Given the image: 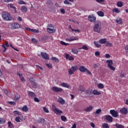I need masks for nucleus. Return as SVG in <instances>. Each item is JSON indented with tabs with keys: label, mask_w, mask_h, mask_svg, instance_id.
I'll list each match as a JSON object with an SVG mask.
<instances>
[{
	"label": "nucleus",
	"mask_w": 128,
	"mask_h": 128,
	"mask_svg": "<svg viewBox=\"0 0 128 128\" xmlns=\"http://www.w3.org/2000/svg\"><path fill=\"white\" fill-rule=\"evenodd\" d=\"M86 72L88 74H92V72L88 70L87 68H86Z\"/></svg>",
	"instance_id": "obj_59"
},
{
	"label": "nucleus",
	"mask_w": 128,
	"mask_h": 128,
	"mask_svg": "<svg viewBox=\"0 0 128 128\" xmlns=\"http://www.w3.org/2000/svg\"><path fill=\"white\" fill-rule=\"evenodd\" d=\"M28 96H30L31 98L36 97V94H34V92L30 91H28Z\"/></svg>",
	"instance_id": "obj_19"
},
{
	"label": "nucleus",
	"mask_w": 128,
	"mask_h": 128,
	"mask_svg": "<svg viewBox=\"0 0 128 128\" xmlns=\"http://www.w3.org/2000/svg\"><path fill=\"white\" fill-rule=\"evenodd\" d=\"M98 88H104V86L102 84H98Z\"/></svg>",
	"instance_id": "obj_38"
},
{
	"label": "nucleus",
	"mask_w": 128,
	"mask_h": 128,
	"mask_svg": "<svg viewBox=\"0 0 128 128\" xmlns=\"http://www.w3.org/2000/svg\"><path fill=\"white\" fill-rule=\"evenodd\" d=\"M105 58H110V55L109 54H106L105 55Z\"/></svg>",
	"instance_id": "obj_60"
},
{
	"label": "nucleus",
	"mask_w": 128,
	"mask_h": 128,
	"mask_svg": "<svg viewBox=\"0 0 128 128\" xmlns=\"http://www.w3.org/2000/svg\"><path fill=\"white\" fill-rule=\"evenodd\" d=\"M106 120L110 122H112V117L110 115L106 116Z\"/></svg>",
	"instance_id": "obj_16"
},
{
	"label": "nucleus",
	"mask_w": 128,
	"mask_h": 128,
	"mask_svg": "<svg viewBox=\"0 0 128 128\" xmlns=\"http://www.w3.org/2000/svg\"><path fill=\"white\" fill-rule=\"evenodd\" d=\"M26 30H28V32H38V30H36V29H33V28H25Z\"/></svg>",
	"instance_id": "obj_14"
},
{
	"label": "nucleus",
	"mask_w": 128,
	"mask_h": 128,
	"mask_svg": "<svg viewBox=\"0 0 128 128\" xmlns=\"http://www.w3.org/2000/svg\"><path fill=\"white\" fill-rule=\"evenodd\" d=\"M13 114L17 116H22V112L16 110L14 111Z\"/></svg>",
	"instance_id": "obj_36"
},
{
	"label": "nucleus",
	"mask_w": 128,
	"mask_h": 128,
	"mask_svg": "<svg viewBox=\"0 0 128 128\" xmlns=\"http://www.w3.org/2000/svg\"><path fill=\"white\" fill-rule=\"evenodd\" d=\"M125 50H126V52H128V46H126L125 47Z\"/></svg>",
	"instance_id": "obj_64"
},
{
	"label": "nucleus",
	"mask_w": 128,
	"mask_h": 128,
	"mask_svg": "<svg viewBox=\"0 0 128 128\" xmlns=\"http://www.w3.org/2000/svg\"><path fill=\"white\" fill-rule=\"evenodd\" d=\"M58 102H60L61 104H66V101L62 99V98H60L58 99Z\"/></svg>",
	"instance_id": "obj_17"
},
{
	"label": "nucleus",
	"mask_w": 128,
	"mask_h": 128,
	"mask_svg": "<svg viewBox=\"0 0 128 128\" xmlns=\"http://www.w3.org/2000/svg\"><path fill=\"white\" fill-rule=\"evenodd\" d=\"M92 93V91L90 90V88H88L87 90L85 91V94L86 96H90V94Z\"/></svg>",
	"instance_id": "obj_15"
},
{
	"label": "nucleus",
	"mask_w": 128,
	"mask_h": 128,
	"mask_svg": "<svg viewBox=\"0 0 128 128\" xmlns=\"http://www.w3.org/2000/svg\"><path fill=\"white\" fill-rule=\"evenodd\" d=\"M10 8H13V10H16V6H14V4H10Z\"/></svg>",
	"instance_id": "obj_55"
},
{
	"label": "nucleus",
	"mask_w": 128,
	"mask_h": 128,
	"mask_svg": "<svg viewBox=\"0 0 128 128\" xmlns=\"http://www.w3.org/2000/svg\"><path fill=\"white\" fill-rule=\"evenodd\" d=\"M100 112H102V110L101 109H98L96 110V114H98Z\"/></svg>",
	"instance_id": "obj_51"
},
{
	"label": "nucleus",
	"mask_w": 128,
	"mask_h": 128,
	"mask_svg": "<svg viewBox=\"0 0 128 128\" xmlns=\"http://www.w3.org/2000/svg\"><path fill=\"white\" fill-rule=\"evenodd\" d=\"M38 124H44V119L40 118L38 120Z\"/></svg>",
	"instance_id": "obj_41"
},
{
	"label": "nucleus",
	"mask_w": 128,
	"mask_h": 128,
	"mask_svg": "<svg viewBox=\"0 0 128 128\" xmlns=\"http://www.w3.org/2000/svg\"><path fill=\"white\" fill-rule=\"evenodd\" d=\"M103 128H110L108 126V124L104 123L102 126Z\"/></svg>",
	"instance_id": "obj_42"
},
{
	"label": "nucleus",
	"mask_w": 128,
	"mask_h": 128,
	"mask_svg": "<svg viewBox=\"0 0 128 128\" xmlns=\"http://www.w3.org/2000/svg\"><path fill=\"white\" fill-rule=\"evenodd\" d=\"M61 86H63V88H70V85L64 82L62 83Z\"/></svg>",
	"instance_id": "obj_20"
},
{
	"label": "nucleus",
	"mask_w": 128,
	"mask_h": 128,
	"mask_svg": "<svg viewBox=\"0 0 128 128\" xmlns=\"http://www.w3.org/2000/svg\"><path fill=\"white\" fill-rule=\"evenodd\" d=\"M22 110L26 112H28V106H23L22 108Z\"/></svg>",
	"instance_id": "obj_28"
},
{
	"label": "nucleus",
	"mask_w": 128,
	"mask_h": 128,
	"mask_svg": "<svg viewBox=\"0 0 128 128\" xmlns=\"http://www.w3.org/2000/svg\"><path fill=\"white\" fill-rule=\"evenodd\" d=\"M29 81L31 82L32 84V85L33 88H36V80H34L32 78H30Z\"/></svg>",
	"instance_id": "obj_9"
},
{
	"label": "nucleus",
	"mask_w": 128,
	"mask_h": 128,
	"mask_svg": "<svg viewBox=\"0 0 128 128\" xmlns=\"http://www.w3.org/2000/svg\"><path fill=\"white\" fill-rule=\"evenodd\" d=\"M43 110H44V112H47L48 113V108H46V107H44Z\"/></svg>",
	"instance_id": "obj_53"
},
{
	"label": "nucleus",
	"mask_w": 128,
	"mask_h": 128,
	"mask_svg": "<svg viewBox=\"0 0 128 128\" xmlns=\"http://www.w3.org/2000/svg\"><path fill=\"white\" fill-rule=\"evenodd\" d=\"M105 44L106 46H112V44L110 42L108 41H106V42H105Z\"/></svg>",
	"instance_id": "obj_30"
},
{
	"label": "nucleus",
	"mask_w": 128,
	"mask_h": 128,
	"mask_svg": "<svg viewBox=\"0 0 128 128\" xmlns=\"http://www.w3.org/2000/svg\"><path fill=\"white\" fill-rule=\"evenodd\" d=\"M21 10L23 12H28V8L26 7V6H22L21 8Z\"/></svg>",
	"instance_id": "obj_24"
},
{
	"label": "nucleus",
	"mask_w": 128,
	"mask_h": 128,
	"mask_svg": "<svg viewBox=\"0 0 128 128\" xmlns=\"http://www.w3.org/2000/svg\"><path fill=\"white\" fill-rule=\"evenodd\" d=\"M34 100L36 102H40V100L38 98H34Z\"/></svg>",
	"instance_id": "obj_56"
},
{
	"label": "nucleus",
	"mask_w": 128,
	"mask_h": 128,
	"mask_svg": "<svg viewBox=\"0 0 128 128\" xmlns=\"http://www.w3.org/2000/svg\"><path fill=\"white\" fill-rule=\"evenodd\" d=\"M20 116H18L16 118L15 120L17 122H20Z\"/></svg>",
	"instance_id": "obj_49"
},
{
	"label": "nucleus",
	"mask_w": 128,
	"mask_h": 128,
	"mask_svg": "<svg viewBox=\"0 0 128 128\" xmlns=\"http://www.w3.org/2000/svg\"><path fill=\"white\" fill-rule=\"evenodd\" d=\"M116 22L119 24H122V20L120 18H117L116 19Z\"/></svg>",
	"instance_id": "obj_23"
},
{
	"label": "nucleus",
	"mask_w": 128,
	"mask_h": 128,
	"mask_svg": "<svg viewBox=\"0 0 128 128\" xmlns=\"http://www.w3.org/2000/svg\"><path fill=\"white\" fill-rule=\"evenodd\" d=\"M61 120L63 122H66V116H61Z\"/></svg>",
	"instance_id": "obj_48"
},
{
	"label": "nucleus",
	"mask_w": 128,
	"mask_h": 128,
	"mask_svg": "<svg viewBox=\"0 0 128 128\" xmlns=\"http://www.w3.org/2000/svg\"><path fill=\"white\" fill-rule=\"evenodd\" d=\"M47 4H54L51 1H48L47 2Z\"/></svg>",
	"instance_id": "obj_63"
},
{
	"label": "nucleus",
	"mask_w": 128,
	"mask_h": 128,
	"mask_svg": "<svg viewBox=\"0 0 128 128\" xmlns=\"http://www.w3.org/2000/svg\"><path fill=\"white\" fill-rule=\"evenodd\" d=\"M115 126H116V128H124V126H122L120 124H118V123H116Z\"/></svg>",
	"instance_id": "obj_33"
},
{
	"label": "nucleus",
	"mask_w": 128,
	"mask_h": 128,
	"mask_svg": "<svg viewBox=\"0 0 128 128\" xmlns=\"http://www.w3.org/2000/svg\"><path fill=\"white\" fill-rule=\"evenodd\" d=\"M52 108H53V112L56 114H59L60 116L62 114V112L61 110H58V108H56V106L52 104Z\"/></svg>",
	"instance_id": "obj_5"
},
{
	"label": "nucleus",
	"mask_w": 128,
	"mask_h": 128,
	"mask_svg": "<svg viewBox=\"0 0 128 128\" xmlns=\"http://www.w3.org/2000/svg\"><path fill=\"white\" fill-rule=\"evenodd\" d=\"M110 114L113 118H118V112L114 110H110Z\"/></svg>",
	"instance_id": "obj_7"
},
{
	"label": "nucleus",
	"mask_w": 128,
	"mask_h": 128,
	"mask_svg": "<svg viewBox=\"0 0 128 128\" xmlns=\"http://www.w3.org/2000/svg\"><path fill=\"white\" fill-rule=\"evenodd\" d=\"M73 54H78V51L76 49H72V50Z\"/></svg>",
	"instance_id": "obj_46"
},
{
	"label": "nucleus",
	"mask_w": 128,
	"mask_h": 128,
	"mask_svg": "<svg viewBox=\"0 0 128 128\" xmlns=\"http://www.w3.org/2000/svg\"><path fill=\"white\" fill-rule=\"evenodd\" d=\"M60 12H62V14H66V11L64 10V9H61L60 10Z\"/></svg>",
	"instance_id": "obj_61"
},
{
	"label": "nucleus",
	"mask_w": 128,
	"mask_h": 128,
	"mask_svg": "<svg viewBox=\"0 0 128 128\" xmlns=\"http://www.w3.org/2000/svg\"><path fill=\"white\" fill-rule=\"evenodd\" d=\"M20 28V24L18 23L12 24L10 26V28L12 30H16V28Z\"/></svg>",
	"instance_id": "obj_8"
},
{
	"label": "nucleus",
	"mask_w": 128,
	"mask_h": 128,
	"mask_svg": "<svg viewBox=\"0 0 128 128\" xmlns=\"http://www.w3.org/2000/svg\"><path fill=\"white\" fill-rule=\"evenodd\" d=\"M97 14L99 16H104V12H102V11H98L97 12Z\"/></svg>",
	"instance_id": "obj_25"
},
{
	"label": "nucleus",
	"mask_w": 128,
	"mask_h": 128,
	"mask_svg": "<svg viewBox=\"0 0 128 128\" xmlns=\"http://www.w3.org/2000/svg\"><path fill=\"white\" fill-rule=\"evenodd\" d=\"M79 70L82 72H86V68H85V67L84 66H81L80 67Z\"/></svg>",
	"instance_id": "obj_21"
},
{
	"label": "nucleus",
	"mask_w": 128,
	"mask_h": 128,
	"mask_svg": "<svg viewBox=\"0 0 128 128\" xmlns=\"http://www.w3.org/2000/svg\"><path fill=\"white\" fill-rule=\"evenodd\" d=\"M94 108V106H90L88 107H87L86 108L84 109V110L86 112H91V110H92V109Z\"/></svg>",
	"instance_id": "obj_18"
},
{
	"label": "nucleus",
	"mask_w": 128,
	"mask_h": 128,
	"mask_svg": "<svg viewBox=\"0 0 128 128\" xmlns=\"http://www.w3.org/2000/svg\"><path fill=\"white\" fill-rule=\"evenodd\" d=\"M20 96L19 94H17L16 96H15V97L14 98V100L16 102H18V100H20Z\"/></svg>",
	"instance_id": "obj_26"
},
{
	"label": "nucleus",
	"mask_w": 128,
	"mask_h": 128,
	"mask_svg": "<svg viewBox=\"0 0 128 128\" xmlns=\"http://www.w3.org/2000/svg\"><path fill=\"white\" fill-rule=\"evenodd\" d=\"M64 4H72V3L70 2L68 0H65L64 1Z\"/></svg>",
	"instance_id": "obj_50"
},
{
	"label": "nucleus",
	"mask_w": 128,
	"mask_h": 128,
	"mask_svg": "<svg viewBox=\"0 0 128 128\" xmlns=\"http://www.w3.org/2000/svg\"><path fill=\"white\" fill-rule=\"evenodd\" d=\"M112 12H116V14H120V11L118 8L113 9Z\"/></svg>",
	"instance_id": "obj_34"
},
{
	"label": "nucleus",
	"mask_w": 128,
	"mask_h": 128,
	"mask_svg": "<svg viewBox=\"0 0 128 128\" xmlns=\"http://www.w3.org/2000/svg\"><path fill=\"white\" fill-rule=\"evenodd\" d=\"M8 104H12V106H16V102H8Z\"/></svg>",
	"instance_id": "obj_54"
},
{
	"label": "nucleus",
	"mask_w": 128,
	"mask_h": 128,
	"mask_svg": "<svg viewBox=\"0 0 128 128\" xmlns=\"http://www.w3.org/2000/svg\"><path fill=\"white\" fill-rule=\"evenodd\" d=\"M120 112L122 114H128V108H124L120 110Z\"/></svg>",
	"instance_id": "obj_12"
},
{
	"label": "nucleus",
	"mask_w": 128,
	"mask_h": 128,
	"mask_svg": "<svg viewBox=\"0 0 128 128\" xmlns=\"http://www.w3.org/2000/svg\"><path fill=\"white\" fill-rule=\"evenodd\" d=\"M94 44L96 46V48H100L101 45L98 44V42L96 41L94 42Z\"/></svg>",
	"instance_id": "obj_37"
},
{
	"label": "nucleus",
	"mask_w": 128,
	"mask_h": 128,
	"mask_svg": "<svg viewBox=\"0 0 128 128\" xmlns=\"http://www.w3.org/2000/svg\"><path fill=\"white\" fill-rule=\"evenodd\" d=\"M52 60H54L56 62H60V60L56 57H52Z\"/></svg>",
	"instance_id": "obj_32"
},
{
	"label": "nucleus",
	"mask_w": 128,
	"mask_h": 128,
	"mask_svg": "<svg viewBox=\"0 0 128 128\" xmlns=\"http://www.w3.org/2000/svg\"><path fill=\"white\" fill-rule=\"evenodd\" d=\"M106 62H107L108 64V66L110 68V70H116V68L112 66V60H107L106 61Z\"/></svg>",
	"instance_id": "obj_4"
},
{
	"label": "nucleus",
	"mask_w": 128,
	"mask_h": 128,
	"mask_svg": "<svg viewBox=\"0 0 128 128\" xmlns=\"http://www.w3.org/2000/svg\"><path fill=\"white\" fill-rule=\"evenodd\" d=\"M8 126L10 128H12L14 126V124H12L11 122H8Z\"/></svg>",
	"instance_id": "obj_39"
},
{
	"label": "nucleus",
	"mask_w": 128,
	"mask_h": 128,
	"mask_svg": "<svg viewBox=\"0 0 128 128\" xmlns=\"http://www.w3.org/2000/svg\"><path fill=\"white\" fill-rule=\"evenodd\" d=\"M47 32H50V34H52V32H54V30L50 28H47Z\"/></svg>",
	"instance_id": "obj_44"
},
{
	"label": "nucleus",
	"mask_w": 128,
	"mask_h": 128,
	"mask_svg": "<svg viewBox=\"0 0 128 128\" xmlns=\"http://www.w3.org/2000/svg\"><path fill=\"white\" fill-rule=\"evenodd\" d=\"M100 44H106V39L102 38L99 40Z\"/></svg>",
	"instance_id": "obj_27"
},
{
	"label": "nucleus",
	"mask_w": 128,
	"mask_h": 128,
	"mask_svg": "<svg viewBox=\"0 0 128 128\" xmlns=\"http://www.w3.org/2000/svg\"><path fill=\"white\" fill-rule=\"evenodd\" d=\"M92 94H94V96L96 95V96H99V94H100V92H98V90H94L93 92H92Z\"/></svg>",
	"instance_id": "obj_29"
},
{
	"label": "nucleus",
	"mask_w": 128,
	"mask_h": 128,
	"mask_svg": "<svg viewBox=\"0 0 128 128\" xmlns=\"http://www.w3.org/2000/svg\"><path fill=\"white\" fill-rule=\"evenodd\" d=\"M100 30H102V22L98 20L95 22L94 23V31L95 32L100 34Z\"/></svg>",
	"instance_id": "obj_1"
},
{
	"label": "nucleus",
	"mask_w": 128,
	"mask_h": 128,
	"mask_svg": "<svg viewBox=\"0 0 128 128\" xmlns=\"http://www.w3.org/2000/svg\"><path fill=\"white\" fill-rule=\"evenodd\" d=\"M65 58L66 60H74V57L72 56H70V54H66L65 56Z\"/></svg>",
	"instance_id": "obj_13"
},
{
	"label": "nucleus",
	"mask_w": 128,
	"mask_h": 128,
	"mask_svg": "<svg viewBox=\"0 0 128 128\" xmlns=\"http://www.w3.org/2000/svg\"><path fill=\"white\" fill-rule=\"evenodd\" d=\"M41 56H42V58H44V60H50L48 54L46 52H42Z\"/></svg>",
	"instance_id": "obj_11"
},
{
	"label": "nucleus",
	"mask_w": 128,
	"mask_h": 128,
	"mask_svg": "<svg viewBox=\"0 0 128 128\" xmlns=\"http://www.w3.org/2000/svg\"><path fill=\"white\" fill-rule=\"evenodd\" d=\"M96 2H99V4H102V2H104V0H96Z\"/></svg>",
	"instance_id": "obj_57"
},
{
	"label": "nucleus",
	"mask_w": 128,
	"mask_h": 128,
	"mask_svg": "<svg viewBox=\"0 0 128 128\" xmlns=\"http://www.w3.org/2000/svg\"><path fill=\"white\" fill-rule=\"evenodd\" d=\"M2 17L4 20H12V16L8 12H4L2 14Z\"/></svg>",
	"instance_id": "obj_2"
},
{
	"label": "nucleus",
	"mask_w": 128,
	"mask_h": 128,
	"mask_svg": "<svg viewBox=\"0 0 128 128\" xmlns=\"http://www.w3.org/2000/svg\"><path fill=\"white\" fill-rule=\"evenodd\" d=\"M60 44H62V46H68V44H70L68 43H66L65 42H64V41H60Z\"/></svg>",
	"instance_id": "obj_45"
},
{
	"label": "nucleus",
	"mask_w": 128,
	"mask_h": 128,
	"mask_svg": "<svg viewBox=\"0 0 128 128\" xmlns=\"http://www.w3.org/2000/svg\"><path fill=\"white\" fill-rule=\"evenodd\" d=\"M88 20L91 22H96V18L92 15H89L88 16Z\"/></svg>",
	"instance_id": "obj_10"
},
{
	"label": "nucleus",
	"mask_w": 128,
	"mask_h": 128,
	"mask_svg": "<svg viewBox=\"0 0 128 128\" xmlns=\"http://www.w3.org/2000/svg\"><path fill=\"white\" fill-rule=\"evenodd\" d=\"M46 66H48V68H52V64H46Z\"/></svg>",
	"instance_id": "obj_52"
},
{
	"label": "nucleus",
	"mask_w": 128,
	"mask_h": 128,
	"mask_svg": "<svg viewBox=\"0 0 128 128\" xmlns=\"http://www.w3.org/2000/svg\"><path fill=\"white\" fill-rule=\"evenodd\" d=\"M79 50H88V48L86 46L84 45L82 47L79 48Z\"/></svg>",
	"instance_id": "obj_31"
},
{
	"label": "nucleus",
	"mask_w": 128,
	"mask_h": 128,
	"mask_svg": "<svg viewBox=\"0 0 128 128\" xmlns=\"http://www.w3.org/2000/svg\"><path fill=\"white\" fill-rule=\"evenodd\" d=\"M100 54L98 51H96V52H95V56H100Z\"/></svg>",
	"instance_id": "obj_62"
},
{
	"label": "nucleus",
	"mask_w": 128,
	"mask_h": 128,
	"mask_svg": "<svg viewBox=\"0 0 128 128\" xmlns=\"http://www.w3.org/2000/svg\"><path fill=\"white\" fill-rule=\"evenodd\" d=\"M117 6L119 8H122V6H124V4L122 2H117Z\"/></svg>",
	"instance_id": "obj_40"
},
{
	"label": "nucleus",
	"mask_w": 128,
	"mask_h": 128,
	"mask_svg": "<svg viewBox=\"0 0 128 128\" xmlns=\"http://www.w3.org/2000/svg\"><path fill=\"white\" fill-rule=\"evenodd\" d=\"M78 66H72L68 70V74L70 76H72V74H74V72H76V70H78Z\"/></svg>",
	"instance_id": "obj_3"
},
{
	"label": "nucleus",
	"mask_w": 128,
	"mask_h": 128,
	"mask_svg": "<svg viewBox=\"0 0 128 128\" xmlns=\"http://www.w3.org/2000/svg\"><path fill=\"white\" fill-rule=\"evenodd\" d=\"M70 42H73V40H78V38L74 36H72L70 37Z\"/></svg>",
	"instance_id": "obj_22"
},
{
	"label": "nucleus",
	"mask_w": 128,
	"mask_h": 128,
	"mask_svg": "<svg viewBox=\"0 0 128 128\" xmlns=\"http://www.w3.org/2000/svg\"><path fill=\"white\" fill-rule=\"evenodd\" d=\"M18 4H26V3L24 2V0H20L18 1Z\"/></svg>",
	"instance_id": "obj_47"
},
{
	"label": "nucleus",
	"mask_w": 128,
	"mask_h": 128,
	"mask_svg": "<svg viewBox=\"0 0 128 128\" xmlns=\"http://www.w3.org/2000/svg\"><path fill=\"white\" fill-rule=\"evenodd\" d=\"M6 124V120L2 118H0V124Z\"/></svg>",
	"instance_id": "obj_43"
},
{
	"label": "nucleus",
	"mask_w": 128,
	"mask_h": 128,
	"mask_svg": "<svg viewBox=\"0 0 128 128\" xmlns=\"http://www.w3.org/2000/svg\"><path fill=\"white\" fill-rule=\"evenodd\" d=\"M85 88L84 86H79V90H80V92H84L85 90Z\"/></svg>",
	"instance_id": "obj_35"
},
{
	"label": "nucleus",
	"mask_w": 128,
	"mask_h": 128,
	"mask_svg": "<svg viewBox=\"0 0 128 128\" xmlns=\"http://www.w3.org/2000/svg\"><path fill=\"white\" fill-rule=\"evenodd\" d=\"M31 40L33 42H38V40L36 38H32Z\"/></svg>",
	"instance_id": "obj_58"
},
{
	"label": "nucleus",
	"mask_w": 128,
	"mask_h": 128,
	"mask_svg": "<svg viewBox=\"0 0 128 128\" xmlns=\"http://www.w3.org/2000/svg\"><path fill=\"white\" fill-rule=\"evenodd\" d=\"M52 90L54 92H62L64 90L60 88H58V86H53L52 88Z\"/></svg>",
	"instance_id": "obj_6"
}]
</instances>
